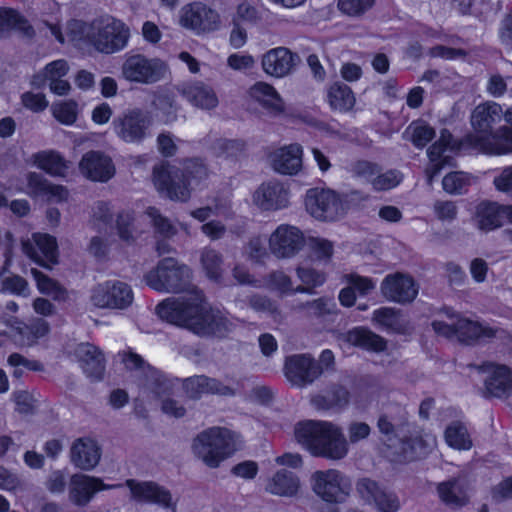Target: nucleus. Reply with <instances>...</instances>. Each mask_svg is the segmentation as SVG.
I'll return each mask as SVG.
<instances>
[{
	"instance_id": "nucleus-39",
	"label": "nucleus",
	"mask_w": 512,
	"mask_h": 512,
	"mask_svg": "<svg viewBox=\"0 0 512 512\" xmlns=\"http://www.w3.org/2000/svg\"><path fill=\"white\" fill-rule=\"evenodd\" d=\"M437 491L440 499L449 506L461 507L468 502V495L464 481L450 479L438 485Z\"/></svg>"
},
{
	"instance_id": "nucleus-40",
	"label": "nucleus",
	"mask_w": 512,
	"mask_h": 512,
	"mask_svg": "<svg viewBox=\"0 0 512 512\" xmlns=\"http://www.w3.org/2000/svg\"><path fill=\"white\" fill-rule=\"evenodd\" d=\"M496 331L488 326H483L479 322L471 321L466 318L457 319V338L465 343H470L479 339L493 338Z\"/></svg>"
},
{
	"instance_id": "nucleus-19",
	"label": "nucleus",
	"mask_w": 512,
	"mask_h": 512,
	"mask_svg": "<svg viewBox=\"0 0 512 512\" xmlns=\"http://www.w3.org/2000/svg\"><path fill=\"white\" fill-rule=\"evenodd\" d=\"M299 56L286 47H276L263 54V71L274 78H283L293 72L299 62Z\"/></svg>"
},
{
	"instance_id": "nucleus-29",
	"label": "nucleus",
	"mask_w": 512,
	"mask_h": 512,
	"mask_svg": "<svg viewBox=\"0 0 512 512\" xmlns=\"http://www.w3.org/2000/svg\"><path fill=\"white\" fill-rule=\"evenodd\" d=\"M70 457L76 467L82 470H91L99 463L100 447L91 438H78L71 446Z\"/></svg>"
},
{
	"instance_id": "nucleus-26",
	"label": "nucleus",
	"mask_w": 512,
	"mask_h": 512,
	"mask_svg": "<svg viewBox=\"0 0 512 512\" xmlns=\"http://www.w3.org/2000/svg\"><path fill=\"white\" fill-rule=\"evenodd\" d=\"M502 115V107L496 102H486L478 105L471 115V124L475 134L469 136L486 137L493 134V125L501 121Z\"/></svg>"
},
{
	"instance_id": "nucleus-51",
	"label": "nucleus",
	"mask_w": 512,
	"mask_h": 512,
	"mask_svg": "<svg viewBox=\"0 0 512 512\" xmlns=\"http://www.w3.org/2000/svg\"><path fill=\"white\" fill-rule=\"evenodd\" d=\"M352 177L364 180L372 185V180L377 173L381 172V167L375 163L365 159L353 161L348 168Z\"/></svg>"
},
{
	"instance_id": "nucleus-22",
	"label": "nucleus",
	"mask_w": 512,
	"mask_h": 512,
	"mask_svg": "<svg viewBox=\"0 0 512 512\" xmlns=\"http://www.w3.org/2000/svg\"><path fill=\"white\" fill-rule=\"evenodd\" d=\"M79 169L86 178L99 182H107L115 173L111 158L100 151L84 154Z\"/></svg>"
},
{
	"instance_id": "nucleus-1",
	"label": "nucleus",
	"mask_w": 512,
	"mask_h": 512,
	"mask_svg": "<svg viewBox=\"0 0 512 512\" xmlns=\"http://www.w3.org/2000/svg\"><path fill=\"white\" fill-rule=\"evenodd\" d=\"M158 316L168 323L187 328L201 336H225L235 324L221 311L208 308L201 290L194 289L191 298L171 297L156 307Z\"/></svg>"
},
{
	"instance_id": "nucleus-12",
	"label": "nucleus",
	"mask_w": 512,
	"mask_h": 512,
	"mask_svg": "<svg viewBox=\"0 0 512 512\" xmlns=\"http://www.w3.org/2000/svg\"><path fill=\"white\" fill-rule=\"evenodd\" d=\"M313 479L314 491L327 502L342 503L350 493L349 479L336 469L316 471Z\"/></svg>"
},
{
	"instance_id": "nucleus-8",
	"label": "nucleus",
	"mask_w": 512,
	"mask_h": 512,
	"mask_svg": "<svg viewBox=\"0 0 512 512\" xmlns=\"http://www.w3.org/2000/svg\"><path fill=\"white\" fill-rule=\"evenodd\" d=\"M121 73L130 82L154 84L165 77L167 66L159 58H149L140 53H128L125 55Z\"/></svg>"
},
{
	"instance_id": "nucleus-10",
	"label": "nucleus",
	"mask_w": 512,
	"mask_h": 512,
	"mask_svg": "<svg viewBox=\"0 0 512 512\" xmlns=\"http://www.w3.org/2000/svg\"><path fill=\"white\" fill-rule=\"evenodd\" d=\"M134 300L130 285L119 280H108L94 286L90 294V302L100 309H127Z\"/></svg>"
},
{
	"instance_id": "nucleus-59",
	"label": "nucleus",
	"mask_w": 512,
	"mask_h": 512,
	"mask_svg": "<svg viewBox=\"0 0 512 512\" xmlns=\"http://www.w3.org/2000/svg\"><path fill=\"white\" fill-rule=\"evenodd\" d=\"M153 107L156 110L161 111L165 115V121H173L176 118L177 105L174 97L170 94H159L155 97L152 102Z\"/></svg>"
},
{
	"instance_id": "nucleus-6",
	"label": "nucleus",
	"mask_w": 512,
	"mask_h": 512,
	"mask_svg": "<svg viewBox=\"0 0 512 512\" xmlns=\"http://www.w3.org/2000/svg\"><path fill=\"white\" fill-rule=\"evenodd\" d=\"M345 201L366 200L362 192L354 190L346 194ZM307 211L316 219L334 221L345 213L344 199L331 189L314 188L308 190L305 198Z\"/></svg>"
},
{
	"instance_id": "nucleus-7",
	"label": "nucleus",
	"mask_w": 512,
	"mask_h": 512,
	"mask_svg": "<svg viewBox=\"0 0 512 512\" xmlns=\"http://www.w3.org/2000/svg\"><path fill=\"white\" fill-rule=\"evenodd\" d=\"M87 37L98 52L113 54L123 50L128 45L130 29L121 20L109 18L94 22L87 33Z\"/></svg>"
},
{
	"instance_id": "nucleus-45",
	"label": "nucleus",
	"mask_w": 512,
	"mask_h": 512,
	"mask_svg": "<svg viewBox=\"0 0 512 512\" xmlns=\"http://www.w3.org/2000/svg\"><path fill=\"white\" fill-rule=\"evenodd\" d=\"M145 391L161 398L169 395L172 391L173 384L158 370L148 367L147 377L141 382Z\"/></svg>"
},
{
	"instance_id": "nucleus-63",
	"label": "nucleus",
	"mask_w": 512,
	"mask_h": 512,
	"mask_svg": "<svg viewBox=\"0 0 512 512\" xmlns=\"http://www.w3.org/2000/svg\"><path fill=\"white\" fill-rule=\"evenodd\" d=\"M31 274L34 277L38 290L47 295H57L62 292V288L60 285L49 278L47 275L43 274L41 271L33 268L31 269Z\"/></svg>"
},
{
	"instance_id": "nucleus-15",
	"label": "nucleus",
	"mask_w": 512,
	"mask_h": 512,
	"mask_svg": "<svg viewBox=\"0 0 512 512\" xmlns=\"http://www.w3.org/2000/svg\"><path fill=\"white\" fill-rule=\"evenodd\" d=\"M286 378L295 386L305 387L318 379L323 369L310 354H295L285 360Z\"/></svg>"
},
{
	"instance_id": "nucleus-2",
	"label": "nucleus",
	"mask_w": 512,
	"mask_h": 512,
	"mask_svg": "<svg viewBox=\"0 0 512 512\" xmlns=\"http://www.w3.org/2000/svg\"><path fill=\"white\" fill-rule=\"evenodd\" d=\"M295 439L311 455L331 461L344 459L348 453V441L342 428L324 420H305L294 427Z\"/></svg>"
},
{
	"instance_id": "nucleus-17",
	"label": "nucleus",
	"mask_w": 512,
	"mask_h": 512,
	"mask_svg": "<svg viewBox=\"0 0 512 512\" xmlns=\"http://www.w3.org/2000/svg\"><path fill=\"white\" fill-rule=\"evenodd\" d=\"M381 291L388 300L405 304L416 298L418 285L411 276L398 272L384 278L381 283Z\"/></svg>"
},
{
	"instance_id": "nucleus-18",
	"label": "nucleus",
	"mask_w": 512,
	"mask_h": 512,
	"mask_svg": "<svg viewBox=\"0 0 512 512\" xmlns=\"http://www.w3.org/2000/svg\"><path fill=\"white\" fill-rule=\"evenodd\" d=\"M121 487V484L107 485L99 478L75 474L70 479L69 500L79 507L86 506L96 492Z\"/></svg>"
},
{
	"instance_id": "nucleus-56",
	"label": "nucleus",
	"mask_w": 512,
	"mask_h": 512,
	"mask_svg": "<svg viewBox=\"0 0 512 512\" xmlns=\"http://www.w3.org/2000/svg\"><path fill=\"white\" fill-rule=\"evenodd\" d=\"M403 179L401 172L395 169L379 172L372 180V188L375 191H386L398 186Z\"/></svg>"
},
{
	"instance_id": "nucleus-44",
	"label": "nucleus",
	"mask_w": 512,
	"mask_h": 512,
	"mask_svg": "<svg viewBox=\"0 0 512 512\" xmlns=\"http://www.w3.org/2000/svg\"><path fill=\"white\" fill-rule=\"evenodd\" d=\"M68 71L69 65L66 60L58 59L52 61L42 71L33 76L31 84L37 88H42L47 82L51 83L65 77Z\"/></svg>"
},
{
	"instance_id": "nucleus-62",
	"label": "nucleus",
	"mask_w": 512,
	"mask_h": 512,
	"mask_svg": "<svg viewBox=\"0 0 512 512\" xmlns=\"http://www.w3.org/2000/svg\"><path fill=\"white\" fill-rule=\"evenodd\" d=\"M116 228L119 237L126 242L134 241L133 216L130 212L123 211L117 215Z\"/></svg>"
},
{
	"instance_id": "nucleus-24",
	"label": "nucleus",
	"mask_w": 512,
	"mask_h": 512,
	"mask_svg": "<svg viewBox=\"0 0 512 512\" xmlns=\"http://www.w3.org/2000/svg\"><path fill=\"white\" fill-rule=\"evenodd\" d=\"M436 446V438L423 430L414 431L401 439L399 461H413L426 456Z\"/></svg>"
},
{
	"instance_id": "nucleus-34",
	"label": "nucleus",
	"mask_w": 512,
	"mask_h": 512,
	"mask_svg": "<svg viewBox=\"0 0 512 512\" xmlns=\"http://www.w3.org/2000/svg\"><path fill=\"white\" fill-rule=\"evenodd\" d=\"M408 426V412L401 405L389 406L378 418L377 427L380 433L389 439L398 436L399 432Z\"/></svg>"
},
{
	"instance_id": "nucleus-49",
	"label": "nucleus",
	"mask_w": 512,
	"mask_h": 512,
	"mask_svg": "<svg viewBox=\"0 0 512 512\" xmlns=\"http://www.w3.org/2000/svg\"><path fill=\"white\" fill-rule=\"evenodd\" d=\"M473 179V176L465 172H451L443 178L442 186L447 193L459 195L467 192Z\"/></svg>"
},
{
	"instance_id": "nucleus-11",
	"label": "nucleus",
	"mask_w": 512,
	"mask_h": 512,
	"mask_svg": "<svg viewBox=\"0 0 512 512\" xmlns=\"http://www.w3.org/2000/svg\"><path fill=\"white\" fill-rule=\"evenodd\" d=\"M179 23L182 27L200 35L217 30L220 16L206 4L193 2L181 8Z\"/></svg>"
},
{
	"instance_id": "nucleus-4",
	"label": "nucleus",
	"mask_w": 512,
	"mask_h": 512,
	"mask_svg": "<svg viewBox=\"0 0 512 512\" xmlns=\"http://www.w3.org/2000/svg\"><path fill=\"white\" fill-rule=\"evenodd\" d=\"M191 277L192 273L187 265L179 263L175 258L166 257L145 274L144 281L158 292H185L182 297L191 298L192 290L198 289L191 283Z\"/></svg>"
},
{
	"instance_id": "nucleus-33",
	"label": "nucleus",
	"mask_w": 512,
	"mask_h": 512,
	"mask_svg": "<svg viewBox=\"0 0 512 512\" xmlns=\"http://www.w3.org/2000/svg\"><path fill=\"white\" fill-rule=\"evenodd\" d=\"M13 30L20 32L27 39L35 36V29L17 10L0 7V38H8Z\"/></svg>"
},
{
	"instance_id": "nucleus-53",
	"label": "nucleus",
	"mask_w": 512,
	"mask_h": 512,
	"mask_svg": "<svg viewBox=\"0 0 512 512\" xmlns=\"http://www.w3.org/2000/svg\"><path fill=\"white\" fill-rule=\"evenodd\" d=\"M147 215L151 218L156 234L164 239H169L177 234V227L167 217L161 215L158 209L149 207Z\"/></svg>"
},
{
	"instance_id": "nucleus-41",
	"label": "nucleus",
	"mask_w": 512,
	"mask_h": 512,
	"mask_svg": "<svg viewBox=\"0 0 512 512\" xmlns=\"http://www.w3.org/2000/svg\"><path fill=\"white\" fill-rule=\"evenodd\" d=\"M34 164L53 176H65L69 166L65 159L55 151H43L33 155Z\"/></svg>"
},
{
	"instance_id": "nucleus-23",
	"label": "nucleus",
	"mask_w": 512,
	"mask_h": 512,
	"mask_svg": "<svg viewBox=\"0 0 512 512\" xmlns=\"http://www.w3.org/2000/svg\"><path fill=\"white\" fill-rule=\"evenodd\" d=\"M253 201L262 210H279L288 206L289 192L282 183L270 181L255 191Z\"/></svg>"
},
{
	"instance_id": "nucleus-43",
	"label": "nucleus",
	"mask_w": 512,
	"mask_h": 512,
	"mask_svg": "<svg viewBox=\"0 0 512 512\" xmlns=\"http://www.w3.org/2000/svg\"><path fill=\"white\" fill-rule=\"evenodd\" d=\"M27 182L35 194L47 195L56 201H63L68 197V191L63 186L49 183L38 173H29Z\"/></svg>"
},
{
	"instance_id": "nucleus-60",
	"label": "nucleus",
	"mask_w": 512,
	"mask_h": 512,
	"mask_svg": "<svg viewBox=\"0 0 512 512\" xmlns=\"http://www.w3.org/2000/svg\"><path fill=\"white\" fill-rule=\"evenodd\" d=\"M269 288L279 291L280 293H296L292 286L291 278L283 271H273L266 277Z\"/></svg>"
},
{
	"instance_id": "nucleus-30",
	"label": "nucleus",
	"mask_w": 512,
	"mask_h": 512,
	"mask_svg": "<svg viewBox=\"0 0 512 512\" xmlns=\"http://www.w3.org/2000/svg\"><path fill=\"white\" fill-rule=\"evenodd\" d=\"M183 388L186 394L193 399L199 398L202 394H219L223 396L234 395V390L222 384L214 378L205 375H198L186 378L183 381Z\"/></svg>"
},
{
	"instance_id": "nucleus-16",
	"label": "nucleus",
	"mask_w": 512,
	"mask_h": 512,
	"mask_svg": "<svg viewBox=\"0 0 512 512\" xmlns=\"http://www.w3.org/2000/svg\"><path fill=\"white\" fill-rule=\"evenodd\" d=\"M22 251L37 264L50 268L57 263L56 239L48 234L35 233L31 239L22 241Z\"/></svg>"
},
{
	"instance_id": "nucleus-27",
	"label": "nucleus",
	"mask_w": 512,
	"mask_h": 512,
	"mask_svg": "<svg viewBox=\"0 0 512 512\" xmlns=\"http://www.w3.org/2000/svg\"><path fill=\"white\" fill-rule=\"evenodd\" d=\"M358 491L369 503H373L380 512H396L399 500L396 495L382 490L379 485L370 480L363 479L358 483Z\"/></svg>"
},
{
	"instance_id": "nucleus-61",
	"label": "nucleus",
	"mask_w": 512,
	"mask_h": 512,
	"mask_svg": "<svg viewBox=\"0 0 512 512\" xmlns=\"http://www.w3.org/2000/svg\"><path fill=\"white\" fill-rule=\"evenodd\" d=\"M0 291L26 297L28 296V283L21 276H9L2 280Z\"/></svg>"
},
{
	"instance_id": "nucleus-58",
	"label": "nucleus",
	"mask_w": 512,
	"mask_h": 512,
	"mask_svg": "<svg viewBox=\"0 0 512 512\" xmlns=\"http://www.w3.org/2000/svg\"><path fill=\"white\" fill-rule=\"evenodd\" d=\"M344 281L359 296H366L374 290L376 283L369 277L357 273H350L344 276Z\"/></svg>"
},
{
	"instance_id": "nucleus-35",
	"label": "nucleus",
	"mask_w": 512,
	"mask_h": 512,
	"mask_svg": "<svg viewBox=\"0 0 512 512\" xmlns=\"http://www.w3.org/2000/svg\"><path fill=\"white\" fill-rule=\"evenodd\" d=\"M249 94L269 113L277 115L284 112V102L275 88L266 82H256Z\"/></svg>"
},
{
	"instance_id": "nucleus-50",
	"label": "nucleus",
	"mask_w": 512,
	"mask_h": 512,
	"mask_svg": "<svg viewBox=\"0 0 512 512\" xmlns=\"http://www.w3.org/2000/svg\"><path fill=\"white\" fill-rule=\"evenodd\" d=\"M7 363L13 368L12 376L14 378H21L26 370L28 371H43L44 366L38 360H31L19 353H12L8 356Z\"/></svg>"
},
{
	"instance_id": "nucleus-13",
	"label": "nucleus",
	"mask_w": 512,
	"mask_h": 512,
	"mask_svg": "<svg viewBox=\"0 0 512 512\" xmlns=\"http://www.w3.org/2000/svg\"><path fill=\"white\" fill-rule=\"evenodd\" d=\"M269 250L278 259H290L296 256L305 245L303 232L296 226L279 225L268 240Z\"/></svg>"
},
{
	"instance_id": "nucleus-55",
	"label": "nucleus",
	"mask_w": 512,
	"mask_h": 512,
	"mask_svg": "<svg viewBox=\"0 0 512 512\" xmlns=\"http://www.w3.org/2000/svg\"><path fill=\"white\" fill-rule=\"evenodd\" d=\"M308 246L312 257L325 263L330 261L334 252L333 242L321 237H310Z\"/></svg>"
},
{
	"instance_id": "nucleus-46",
	"label": "nucleus",
	"mask_w": 512,
	"mask_h": 512,
	"mask_svg": "<svg viewBox=\"0 0 512 512\" xmlns=\"http://www.w3.org/2000/svg\"><path fill=\"white\" fill-rule=\"evenodd\" d=\"M200 261L206 276L215 282H219L223 276V256L212 248H205L201 252Z\"/></svg>"
},
{
	"instance_id": "nucleus-21",
	"label": "nucleus",
	"mask_w": 512,
	"mask_h": 512,
	"mask_svg": "<svg viewBox=\"0 0 512 512\" xmlns=\"http://www.w3.org/2000/svg\"><path fill=\"white\" fill-rule=\"evenodd\" d=\"M466 143L488 155L512 153V128L501 127L489 136H467Z\"/></svg>"
},
{
	"instance_id": "nucleus-14",
	"label": "nucleus",
	"mask_w": 512,
	"mask_h": 512,
	"mask_svg": "<svg viewBox=\"0 0 512 512\" xmlns=\"http://www.w3.org/2000/svg\"><path fill=\"white\" fill-rule=\"evenodd\" d=\"M125 485L130 490L131 500L137 503L155 504L176 512V501L171 492L154 481L128 479Z\"/></svg>"
},
{
	"instance_id": "nucleus-52",
	"label": "nucleus",
	"mask_w": 512,
	"mask_h": 512,
	"mask_svg": "<svg viewBox=\"0 0 512 512\" xmlns=\"http://www.w3.org/2000/svg\"><path fill=\"white\" fill-rule=\"evenodd\" d=\"M406 132L410 135L412 143L418 148L426 146L435 136V130L422 121L411 123Z\"/></svg>"
},
{
	"instance_id": "nucleus-64",
	"label": "nucleus",
	"mask_w": 512,
	"mask_h": 512,
	"mask_svg": "<svg viewBox=\"0 0 512 512\" xmlns=\"http://www.w3.org/2000/svg\"><path fill=\"white\" fill-rule=\"evenodd\" d=\"M371 427L366 422L352 421L347 427L348 445L357 444L369 437Z\"/></svg>"
},
{
	"instance_id": "nucleus-9",
	"label": "nucleus",
	"mask_w": 512,
	"mask_h": 512,
	"mask_svg": "<svg viewBox=\"0 0 512 512\" xmlns=\"http://www.w3.org/2000/svg\"><path fill=\"white\" fill-rule=\"evenodd\" d=\"M152 124L149 113L133 108L123 112L112 121L113 131L125 143L139 144L149 135Z\"/></svg>"
},
{
	"instance_id": "nucleus-32",
	"label": "nucleus",
	"mask_w": 512,
	"mask_h": 512,
	"mask_svg": "<svg viewBox=\"0 0 512 512\" xmlns=\"http://www.w3.org/2000/svg\"><path fill=\"white\" fill-rule=\"evenodd\" d=\"M473 221L475 226L483 232L500 228L504 223L502 205L491 201L480 202L475 207Z\"/></svg>"
},
{
	"instance_id": "nucleus-48",
	"label": "nucleus",
	"mask_w": 512,
	"mask_h": 512,
	"mask_svg": "<svg viewBox=\"0 0 512 512\" xmlns=\"http://www.w3.org/2000/svg\"><path fill=\"white\" fill-rule=\"evenodd\" d=\"M296 274L303 285L295 288L298 293H312L313 288L321 286L326 281L323 272L311 267H298Z\"/></svg>"
},
{
	"instance_id": "nucleus-42",
	"label": "nucleus",
	"mask_w": 512,
	"mask_h": 512,
	"mask_svg": "<svg viewBox=\"0 0 512 512\" xmlns=\"http://www.w3.org/2000/svg\"><path fill=\"white\" fill-rule=\"evenodd\" d=\"M294 309L298 312H304L307 317L323 318L336 314L337 305L331 297H320L312 301L299 303Z\"/></svg>"
},
{
	"instance_id": "nucleus-54",
	"label": "nucleus",
	"mask_w": 512,
	"mask_h": 512,
	"mask_svg": "<svg viewBox=\"0 0 512 512\" xmlns=\"http://www.w3.org/2000/svg\"><path fill=\"white\" fill-rule=\"evenodd\" d=\"M53 116L64 125H72L77 120L78 104L74 100L55 103L52 106Z\"/></svg>"
},
{
	"instance_id": "nucleus-25",
	"label": "nucleus",
	"mask_w": 512,
	"mask_h": 512,
	"mask_svg": "<svg viewBox=\"0 0 512 512\" xmlns=\"http://www.w3.org/2000/svg\"><path fill=\"white\" fill-rule=\"evenodd\" d=\"M178 91L191 105L202 110L215 109L219 104L214 88L203 81L184 83Z\"/></svg>"
},
{
	"instance_id": "nucleus-28",
	"label": "nucleus",
	"mask_w": 512,
	"mask_h": 512,
	"mask_svg": "<svg viewBox=\"0 0 512 512\" xmlns=\"http://www.w3.org/2000/svg\"><path fill=\"white\" fill-rule=\"evenodd\" d=\"M76 356L87 377L101 380L105 372V358L102 352L90 343H82L76 348Z\"/></svg>"
},
{
	"instance_id": "nucleus-3",
	"label": "nucleus",
	"mask_w": 512,
	"mask_h": 512,
	"mask_svg": "<svg viewBox=\"0 0 512 512\" xmlns=\"http://www.w3.org/2000/svg\"><path fill=\"white\" fill-rule=\"evenodd\" d=\"M208 177L207 166L199 159L184 162L183 169L168 165L153 169V181L158 191L166 193L171 200L185 202L190 197L189 185H197Z\"/></svg>"
},
{
	"instance_id": "nucleus-5",
	"label": "nucleus",
	"mask_w": 512,
	"mask_h": 512,
	"mask_svg": "<svg viewBox=\"0 0 512 512\" xmlns=\"http://www.w3.org/2000/svg\"><path fill=\"white\" fill-rule=\"evenodd\" d=\"M235 434L227 428L211 427L192 441L193 454L210 468H217L236 449Z\"/></svg>"
},
{
	"instance_id": "nucleus-47",
	"label": "nucleus",
	"mask_w": 512,
	"mask_h": 512,
	"mask_svg": "<svg viewBox=\"0 0 512 512\" xmlns=\"http://www.w3.org/2000/svg\"><path fill=\"white\" fill-rule=\"evenodd\" d=\"M444 436L446 443L454 449L468 450L472 447V440L467 428L459 421L452 422L448 425Z\"/></svg>"
},
{
	"instance_id": "nucleus-38",
	"label": "nucleus",
	"mask_w": 512,
	"mask_h": 512,
	"mask_svg": "<svg viewBox=\"0 0 512 512\" xmlns=\"http://www.w3.org/2000/svg\"><path fill=\"white\" fill-rule=\"evenodd\" d=\"M344 339L353 346L373 352H382L386 349V341L381 336L363 327L349 330Z\"/></svg>"
},
{
	"instance_id": "nucleus-37",
	"label": "nucleus",
	"mask_w": 512,
	"mask_h": 512,
	"mask_svg": "<svg viewBox=\"0 0 512 512\" xmlns=\"http://www.w3.org/2000/svg\"><path fill=\"white\" fill-rule=\"evenodd\" d=\"M326 99L333 111L341 113L353 109L356 98L352 89L343 82H334L327 88Z\"/></svg>"
},
{
	"instance_id": "nucleus-36",
	"label": "nucleus",
	"mask_w": 512,
	"mask_h": 512,
	"mask_svg": "<svg viewBox=\"0 0 512 512\" xmlns=\"http://www.w3.org/2000/svg\"><path fill=\"white\" fill-rule=\"evenodd\" d=\"M300 487L299 478L291 471L281 469L267 482L266 491L277 496L292 497Z\"/></svg>"
},
{
	"instance_id": "nucleus-20",
	"label": "nucleus",
	"mask_w": 512,
	"mask_h": 512,
	"mask_svg": "<svg viewBox=\"0 0 512 512\" xmlns=\"http://www.w3.org/2000/svg\"><path fill=\"white\" fill-rule=\"evenodd\" d=\"M480 370L487 374L484 385L490 396L501 398L512 394V368L489 362L483 364Z\"/></svg>"
},
{
	"instance_id": "nucleus-31",
	"label": "nucleus",
	"mask_w": 512,
	"mask_h": 512,
	"mask_svg": "<svg viewBox=\"0 0 512 512\" xmlns=\"http://www.w3.org/2000/svg\"><path fill=\"white\" fill-rule=\"evenodd\" d=\"M272 167L285 175L297 174L302 168V147L290 144L274 151L271 155Z\"/></svg>"
},
{
	"instance_id": "nucleus-57",
	"label": "nucleus",
	"mask_w": 512,
	"mask_h": 512,
	"mask_svg": "<svg viewBox=\"0 0 512 512\" xmlns=\"http://www.w3.org/2000/svg\"><path fill=\"white\" fill-rule=\"evenodd\" d=\"M375 0H338L339 10L351 17H360L370 10Z\"/></svg>"
}]
</instances>
